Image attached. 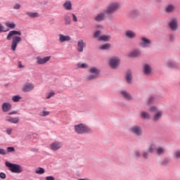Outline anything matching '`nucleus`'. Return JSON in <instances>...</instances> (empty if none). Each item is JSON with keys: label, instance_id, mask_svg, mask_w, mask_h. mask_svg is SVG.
<instances>
[{"label": "nucleus", "instance_id": "2eb2a0df", "mask_svg": "<svg viewBox=\"0 0 180 180\" xmlns=\"http://www.w3.org/2000/svg\"><path fill=\"white\" fill-rule=\"evenodd\" d=\"M120 94L126 99L127 101H133V96L130 93L126 91V90H122L120 91Z\"/></svg>", "mask_w": 180, "mask_h": 180}, {"label": "nucleus", "instance_id": "9b49d317", "mask_svg": "<svg viewBox=\"0 0 180 180\" xmlns=\"http://www.w3.org/2000/svg\"><path fill=\"white\" fill-rule=\"evenodd\" d=\"M34 89V84L32 83H25L22 87V92H30Z\"/></svg>", "mask_w": 180, "mask_h": 180}, {"label": "nucleus", "instance_id": "412c9836", "mask_svg": "<svg viewBox=\"0 0 180 180\" xmlns=\"http://www.w3.org/2000/svg\"><path fill=\"white\" fill-rule=\"evenodd\" d=\"M6 121L9 122L10 123H13L14 124H16L19 122V117H12L10 116H8L6 117Z\"/></svg>", "mask_w": 180, "mask_h": 180}, {"label": "nucleus", "instance_id": "20e7f679", "mask_svg": "<svg viewBox=\"0 0 180 180\" xmlns=\"http://www.w3.org/2000/svg\"><path fill=\"white\" fill-rule=\"evenodd\" d=\"M168 27L170 29V30H172V32H176V30H178L179 29L178 18H172V20L168 23Z\"/></svg>", "mask_w": 180, "mask_h": 180}, {"label": "nucleus", "instance_id": "37998d69", "mask_svg": "<svg viewBox=\"0 0 180 180\" xmlns=\"http://www.w3.org/2000/svg\"><path fill=\"white\" fill-rule=\"evenodd\" d=\"M94 39H98L99 37H101V31L100 30L96 31L94 34Z\"/></svg>", "mask_w": 180, "mask_h": 180}, {"label": "nucleus", "instance_id": "58836bf2", "mask_svg": "<svg viewBox=\"0 0 180 180\" xmlns=\"http://www.w3.org/2000/svg\"><path fill=\"white\" fill-rule=\"evenodd\" d=\"M168 164H169V159H168V158H165L161 162V165L163 166L168 165Z\"/></svg>", "mask_w": 180, "mask_h": 180}, {"label": "nucleus", "instance_id": "e433bc0d", "mask_svg": "<svg viewBox=\"0 0 180 180\" xmlns=\"http://www.w3.org/2000/svg\"><path fill=\"white\" fill-rule=\"evenodd\" d=\"M155 99V97H154V96H151L148 101V105H153L154 103V101Z\"/></svg>", "mask_w": 180, "mask_h": 180}, {"label": "nucleus", "instance_id": "f257e3e1", "mask_svg": "<svg viewBox=\"0 0 180 180\" xmlns=\"http://www.w3.org/2000/svg\"><path fill=\"white\" fill-rule=\"evenodd\" d=\"M119 9H120V4L118 2H112L107 6V8L104 12L98 14L94 18V20L96 22H103V20H105V15L112 16V15H113V13H116Z\"/></svg>", "mask_w": 180, "mask_h": 180}, {"label": "nucleus", "instance_id": "0eeeda50", "mask_svg": "<svg viewBox=\"0 0 180 180\" xmlns=\"http://www.w3.org/2000/svg\"><path fill=\"white\" fill-rule=\"evenodd\" d=\"M130 132L135 134V136H143V129L139 125L134 126L130 128Z\"/></svg>", "mask_w": 180, "mask_h": 180}, {"label": "nucleus", "instance_id": "aec40b11", "mask_svg": "<svg viewBox=\"0 0 180 180\" xmlns=\"http://www.w3.org/2000/svg\"><path fill=\"white\" fill-rule=\"evenodd\" d=\"M133 79V74L131 70H128L126 72V80L128 84H131V80Z\"/></svg>", "mask_w": 180, "mask_h": 180}, {"label": "nucleus", "instance_id": "a878e982", "mask_svg": "<svg viewBox=\"0 0 180 180\" xmlns=\"http://www.w3.org/2000/svg\"><path fill=\"white\" fill-rule=\"evenodd\" d=\"M175 11V6L173 4H169L165 8L167 13H172Z\"/></svg>", "mask_w": 180, "mask_h": 180}, {"label": "nucleus", "instance_id": "c9c22d12", "mask_svg": "<svg viewBox=\"0 0 180 180\" xmlns=\"http://www.w3.org/2000/svg\"><path fill=\"white\" fill-rule=\"evenodd\" d=\"M35 172L37 174H39V175H41L44 174V169H43L42 167H38L37 169H36Z\"/></svg>", "mask_w": 180, "mask_h": 180}, {"label": "nucleus", "instance_id": "ddd939ff", "mask_svg": "<svg viewBox=\"0 0 180 180\" xmlns=\"http://www.w3.org/2000/svg\"><path fill=\"white\" fill-rule=\"evenodd\" d=\"M50 58H51V57H50V56H46V57L43 58H41L40 57H37V63L39 65H41L43 64H46V63H48V61H50Z\"/></svg>", "mask_w": 180, "mask_h": 180}, {"label": "nucleus", "instance_id": "c03bdc74", "mask_svg": "<svg viewBox=\"0 0 180 180\" xmlns=\"http://www.w3.org/2000/svg\"><path fill=\"white\" fill-rule=\"evenodd\" d=\"M54 95H56L54 91L49 92L46 96V99H50V98H51V96H54Z\"/></svg>", "mask_w": 180, "mask_h": 180}, {"label": "nucleus", "instance_id": "393cba45", "mask_svg": "<svg viewBox=\"0 0 180 180\" xmlns=\"http://www.w3.org/2000/svg\"><path fill=\"white\" fill-rule=\"evenodd\" d=\"M129 57H139L141 56V51L139 49H135L129 54Z\"/></svg>", "mask_w": 180, "mask_h": 180}, {"label": "nucleus", "instance_id": "dca6fc26", "mask_svg": "<svg viewBox=\"0 0 180 180\" xmlns=\"http://www.w3.org/2000/svg\"><path fill=\"white\" fill-rule=\"evenodd\" d=\"M153 72V68L148 64H145L143 65V73L145 75H150Z\"/></svg>", "mask_w": 180, "mask_h": 180}, {"label": "nucleus", "instance_id": "13d9d810", "mask_svg": "<svg viewBox=\"0 0 180 180\" xmlns=\"http://www.w3.org/2000/svg\"><path fill=\"white\" fill-rule=\"evenodd\" d=\"M136 157H137L138 158H140V157H141V153L139 151H137L136 153Z\"/></svg>", "mask_w": 180, "mask_h": 180}, {"label": "nucleus", "instance_id": "ea45409f", "mask_svg": "<svg viewBox=\"0 0 180 180\" xmlns=\"http://www.w3.org/2000/svg\"><path fill=\"white\" fill-rule=\"evenodd\" d=\"M49 115H50V112L46 111V110H43L39 114V115L42 117L49 116Z\"/></svg>", "mask_w": 180, "mask_h": 180}, {"label": "nucleus", "instance_id": "f03ea898", "mask_svg": "<svg viewBox=\"0 0 180 180\" xmlns=\"http://www.w3.org/2000/svg\"><path fill=\"white\" fill-rule=\"evenodd\" d=\"M75 130L77 134H85V133H89V127L81 123L75 126Z\"/></svg>", "mask_w": 180, "mask_h": 180}, {"label": "nucleus", "instance_id": "7c9ffc66", "mask_svg": "<svg viewBox=\"0 0 180 180\" xmlns=\"http://www.w3.org/2000/svg\"><path fill=\"white\" fill-rule=\"evenodd\" d=\"M5 25L10 29H15L16 25L14 22H6Z\"/></svg>", "mask_w": 180, "mask_h": 180}, {"label": "nucleus", "instance_id": "4c0bfd02", "mask_svg": "<svg viewBox=\"0 0 180 180\" xmlns=\"http://www.w3.org/2000/svg\"><path fill=\"white\" fill-rule=\"evenodd\" d=\"M165 152V150H164L163 148L160 147L157 149L158 155H161L162 154H164Z\"/></svg>", "mask_w": 180, "mask_h": 180}, {"label": "nucleus", "instance_id": "f8f14e48", "mask_svg": "<svg viewBox=\"0 0 180 180\" xmlns=\"http://www.w3.org/2000/svg\"><path fill=\"white\" fill-rule=\"evenodd\" d=\"M50 147L53 151H57V150H60V148L63 147V143L61 142L56 141L52 143L50 145Z\"/></svg>", "mask_w": 180, "mask_h": 180}, {"label": "nucleus", "instance_id": "680f3d73", "mask_svg": "<svg viewBox=\"0 0 180 180\" xmlns=\"http://www.w3.org/2000/svg\"><path fill=\"white\" fill-rule=\"evenodd\" d=\"M16 113H18L17 111H13L11 112H9L8 115H16Z\"/></svg>", "mask_w": 180, "mask_h": 180}, {"label": "nucleus", "instance_id": "bb28decb", "mask_svg": "<svg viewBox=\"0 0 180 180\" xmlns=\"http://www.w3.org/2000/svg\"><path fill=\"white\" fill-rule=\"evenodd\" d=\"M99 41H110V36L109 35H103L98 38Z\"/></svg>", "mask_w": 180, "mask_h": 180}, {"label": "nucleus", "instance_id": "4be33fe9", "mask_svg": "<svg viewBox=\"0 0 180 180\" xmlns=\"http://www.w3.org/2000/svg\"><path fill=\"white\" fill-rule=\"evenodd\" d=\"M12 109V105L9 103H4L2 105L3 112H9Z\"/></svg>", "mask_w": 180, "mask_h": 180}, {"label": "nucleus", "instance_id": "864d4df0", "mask_svg": "<svg viewBox=\"0 0 180 180\" xmlns=\"http://www.w3.org/2000/svg\"><path fill=\"white\" fill-rule=\"evenodd\" d=\"M13 9H20V4H15V6H13Z\"/></svg>", "mask_w": 180, "mask_h": 180}, {"label": "nucleus", "instance_id": "603ef678", "mask_svg": "<svg viewBox=\"0 0 180 180\" xmlns=\"http://www.w3.org/2000/svg\"><path fill=\"white\" fill-rule=\"evenodd\" d=\"M150 112H157V107H155V106H152V107L150 108Z\"/></svg>", "mask_w": 180, "mask_h": 180}, {"label": "nucleus", "instance_id": "8fccbe9b", "mask_svg": "<svg viewBox=\"0 0 180 180\" xmlns=\"http://www.w3.org/2000/svg\"><path fill=\"white\" fill-rule=\"evenodd\" d=\"M0 154H1V155H6V150H5V149L0 148Z\"/></svg>", "mask_w": 180, "mask_h": 180}, {"label": "nucleus", "instance_id": "bf43d9fd", "mask_svg": "<svg viewBox=\"0 0 180 180\" xmlns=\"http://www.w3.org/2000/svg\"><path fill=\"white\" fill-rule=\"evenodd\" d=\"M148 150H149V153H151V154L154 153V148L153 147L150 146Z\"/></svg>", "mask_w": 180, "mask_h": 180}, {"label": "nucleus", "instance_id": "0e129e2a", "mask_svg": "<svg viewBox=\"0 0 180 180\" xmlns=\"http://www.w3.org/2000/svg\"><path fill=\"white\" fill-rule=\"evenodd\" d=\"M97 27L99 29L101 27H103L102 25H98Z\"/></svg>", "mask_w": 180, "mask_h": 180}, {"label": "nucleus", "instance_id": "9d476101", "mask_svg": "<svg viewBox=\"0 0 180 180\" xmlns=\"http://www.w3.org/2000/svg\"><path fill=\"white\" fill-rule=\"evenodd\" d=\"M101 75V70L96 68H91V79H96L99 78Z\"/></svg>", "mask_w": 180, "mask_h": 180}, {"label": "nucleus", "instance_id": "5fc2aeb1", "mask_svg": "<svg viewBox=\"0 0 180 180\" xmlns=\"http://www.w3.org/2000/svg\"><path fill=\"white\" fill-rule=\"evenodd\" d=\"M46 180H56L53 176H49L46 177Z\"/></svg>", "mask_w": 180, "mask_h": 180}, {"label": "nucleus", "instance_id": "72a5a7b5", "mask_svg": "<svg viewBox=\"0 0 180 180\" xmlns=\"http://www.w3.org/2000/svg\"><path fill=\"white\" fill-rule=\"evenodd\" d=\"M141 116L143 119H150V114H148L147 112H145V111L141 112Z\"/></svg>", "mask_w": 180, "mask_h": 180}, {"label": "nucleus", "instance_id": "79ce46f5", "mask_svg": "<svg viewBox=\"0 0 180 180\" xmlns=\"http://www.w3.org/2000/svg\"><path fill=\"white\" fill-rule=\"evenodd\" d=\"M84 81H86V82L91 81V74L88 73L85 75Z\"/></svg>", "mask_w": 180, "mask_h": 180}, {"label": "nucleus", "instance_id": "4468645a", "mask_svg": "<svg viewBox=\"0 0 180 180\" xmlns=\"http://www.w3.org/2000/svg\"><path fill=\"white\" fill-rule=\"evenodd\" d=\"M85 42H84V40L82 39H79L77 41V51H79V53H82V51H84V49H85Z\"/></svg>", "mask_w": 180, "mask_h": 180}, {"label": "nucleus", "instance_id": "2f4dec72", "mask_svg": "<svg viewBox=\"0 0 180 180\" xmlns=\"http://www.w3.org/2000/svg\"><path fill=\"white\" fill-rule=\"evenodd\" d=\"M100 50H109L110 49V44H105L100 46Z\"/></svg>", "mask_w": 180, "mask_h": 180}, {"label": "nucleus", "instance_id": "c756f323", "mask_svg": "<svg viewBox=\"0 0 180 180\" xmlns=\"http://www.w3.org/2000/svg\"><path fill=\"white\" fill-rule=\"evenodd\" d=\"M167 37L169 39V43H174V41H175V34H168Z\"/></svg>", "mask_w": 180, "mask_h": 180}, {"label": "nucleus", "instance_id": "f704fd0d", "mask_svg": "<svg viewBox=\"0 0 180 180\" xmlns=\"http://www.w3.org/2000/svg\"><path fill=\"white\" fill-rule=\"evenodd\" d=\"M65 25L71 24V18L69 15H65Z\"/></svg>", "mask_w": 180, "mask_h": 180}, {"label": "nucleus", "instance_id": "a211bd4d", "mask_svg": "<svg viewBox=\"0 0 180 180\" xmlns=\"http://www.w3.org/2000/svg\"><path fill=\"white\" fill-rule=\"evenodd\" d=\"M167 65L169 68H176L178 69L180 68V64L172 60H169L167 63Z\"/></svg>", "mask_w": 180, "mask_h": 180}, {"label": "nucleus", "instance_id": "a19ab883", "mask_svg": "<svg viewBox=\"0 0 180 180\" xmlns=\"http://www.w3.org/2000/svg\"><path fill=\"white\" fill-rule=\"evenodd\" d=\"M20 99H22V97H20V96H14L12 98V101L13 102H19V101H20Z\"/></svg>", "mask_w": 180, "mask_h": 180}, {"label": "nucleus", "instance_id": "3c124183", "mask_svg": "<svg viewBox=\"0 0 180 180\" xmlns=\"http://www.w3.org/2000/svg\"><path fill=\"white\" fill-rule=\"evenodd\" d=\"M0 178L1 179H5L6 178V174H5V173H4V172H1L0 173Z\"/></svg>", "mask_w": 180, "mask_h": 180}, {"label": "nucleus", "instance_id": "052dcab7", "mask_svg": "<svg viewBox=\"0 0 180 180\" xmlns=\"http://www.w3.org/2000/svg\"><path fill=\"white\" fill-rule=\"evenodd\" d=\"M18 67H19V68H23V65H22V63L21 62L18 63Z\"/></svg>", "mask_w": 180, "mask_h": 180}, {"label": "nucleus", "instance_id": "423d86ee", "mask_svg": "<svg viewBox=\"0 0 180 180\" xmlns=\"http://www.w3.org/2000/svg\"><path fill=\"white\" fill-rule=\"evenodd\" d=\"M151 40H150L146 37H141V42L139 44V46L143 49H147V47L151 46Z\"/></svg>", "mask_w": 180, "mask_h": 180}, {"label": "nucleus", "instance_id": "1a4fd4ad", "mask_svg": "<svg viewBox=\"0 0 180 180\" xmlns=\"http://www.w3.org/2000/svg\"><path fill=\"white\" fill-rule=\"evenodd\" d=\"M139 16H140V11L139 9L133 8L128 12V17L130 19H136Z\"/></svg>", "mask_w": 180, "mask_h": 180}, {"label": "nucleus", "instance_id": "a18cd8bd", "mask_svg": "<svg viewBox=\"0 0 180 180\" xmlns=\"http://www.w3.org/2000/svg\"><path fill=\"white\" fill-rule=\"evenodd\" d=\"M7 153H15V148L14 147H8Z\"/></svg>", "mask_w": 180, "mask_h": 180}, {"label": "nucleus", "instance_id": "4d7b16f0", "mask_svg": "<svg viewBox=\"0 0 180 180\" xmlns=\"http://www.w3.org/2000/svg\"><path fill=\"white\" fill-rule=\"evenodd\" d=\"M175 157L176 158H180V151L175 152Z\"/></svg>", "mask_w": 180, "mask_h": 180}, {"label": "nucleus", "instance_id": "e2e57ef3", "mask_svg": "<svg viewBox=\"0 0 180 180\" xmlns=\"http://www.w3.org/2000/svg\"><path fill=\"white\" fill-rule=\"evenodd\" d=\"M77 180H89L88 179H78Z\"/></svg>", "mask_w": 180, "mask_h": 180}, {"label": "nucleus", "instance_id": "f3484780", "mask_svg": "<svg viewBox=\"0 0 180 180\" xmlns=\"http://www.w3.org/2000/svg\"><path fill=\"white\" fill-rule=\"evenodd\" d=\"M22 36V32L20 31H16V30H13L11 31L7 35V40H11L12 39V36Z\"/></svg>", "mask_w": 180, "mask_h": 180}, {"label": "nucleus", "instance_id": "39448f33", "mask_svg": "<svg viewBox=\"0 0 180 180\" xmlns=\"http://www.w3.org/2000/svg\"><path fill=\"white\" fill-rule=\"evenodd\" d=\"M109 65L112 70H116L120 65V59L117 57L111 58L109 61Z\"/></svg>", "mask_w": 180, "mask_h": 180}, {"label": "nucleus", "instance_id": "473e14b6", "mask_svg": "<svg viewBox=\"0 0 180 180\" xmlns=\"http://www.w3.org/2000/svg\"><path fill=\"white\" fill-rule=\"evenodd\" d=\"M26 15H27V16L30 18H39V13L27 12Z\"/></svg>", "mask_w": 180, "mask_h": 180}, {"label": "nucleus", "instance_id": "49530a36", "mask_svg": "<svg viewBox=\"0 0 180 180\" xmlns=\"http://www.w3.org/2000/svg\"><path fill=\"white\" fill-rule=\"evenodd\" d=\"M148 154H149V153L147 152V151H143V155H143L144 160H147V158H148Z\"/></svg>", "mask_w": 180, "mask_h": 180}, {"label": "nucleus", "instance_id": "7ed1b4c3", "mask_svg": "<svg viewBox=\"0 0 180 180\" xmlns=\"http://www.w3.org/2000/svg\"><path fill=\"white\" fill-rule=\"evenodd\" d=\"M6 165L8 167V168H9L11 172H13L15 174H20V172L23 171L22 167H20V165H19L12 164L9 162H6Z\"/></svg>", "mask_w": 180, "mask_h": 180}, {"label": "nucleus", "instance_id": "c85d7f7f", "mask_svg": "<svg viewBox=\"0 0 180 180\" xmlns=\"http://www.w3.org/2000/svg\"><path fill=\"white\" fill-rule=\"evenodd\" d=\"M63 6H64L65 9H66L67 11H71V9H72V6L71 4V1H66L63 4Z\"/></svg>", "mask_w": 180, "mask_h": 180}, {"label": "nucleus", "instance_id": "de8ad7c7", "mask_svg": "<svg viewBox=\"0 0 180 180\" xmlns=\"http://www.w3.org/2000/svg\"><path fill=\"white\" fill-rule=\"evenodd\" d=\"M8 32V30H6L5 27H4L2 24H0V32Z\"/></svg>", "mask_w": 180, "mask_h": 180}, {"label": "nucleus", "instance_id": "6ab92c4d", "mask_svg": "<svg viewBox=\"0 0 180 180\" xmlns=\"http://www.w3.org/2000/svg\"><path fill=\"white\" fill-rule=\"evenodd\" d=\"M71 40V37L68 35H64L63 34H59V41L60 43H64L65 41H70Z\"/></svg>", "mask_w": 180, "mask_h": 180}, {"label": "nucleus", "instance_id": "6e6d98bb", "mask_svg": "<svg viewBox=\"0 0 180 180\" xmlns=\"http://www.w3.org/2000/svg\"><path fill=\"white\" fill-rule=\"evenodd\" d=\"M6 131L7 134H8V136H11V134H12V129H7Z\"/></svg>", "mask_w": 180, "mask_h": 180}, {"label": "nucleus", "instance_id": "09e8293b", "mask_svg": "<svg viewBox=\"0 0 180 180\" xmlns=\"http://www.w3.org/2000/svg\"><path fill=\"white\" fill-rule=\"evenodd\" d=\"M72 15V19L73 20V22H78V18H77V15H75V14H71Z\"/></svg>", "mask_w": 180, "mask_h": 180}, {"label": "nucleus", "instance_id": "6e6552de", "mask_svg": "<svg viewBox=\"0 0 180 180\" xmlns=\"http://www.w3.org/2000/svg\"><path fill=\"white\" fill-rule=\"evenodd\" d=\"M22 41V37L14 36L13 37L12 43H11V50L15 51L16 50V47H18V44Z\"/></svg>", "mask_w": 180, "mask_h": 180}, {"label": "nucleus", "instance_id": "cd10ccee", "mask_svg": "<svg viewBox=\"0 0 180 180\" xmlns=\"http://www.w3.org/2000/svg\"><path fill=\"white\" fill-rule=\"evenodd\" d=\"M162 117V112L161 111L158 112L153 117L154 122H158L159 119Z\"/></svg>", "mask_w": 180, "mask_h": 180}, {"label": "nucleus", "instance_id": "5701e85b", "mask_svg": "<svg viewBox=\"0 0 180 180\" xmlns=\"http://www.w3.org/2000/svg\"><path fill=\"white\" fill-rule=\"evenodd\" d=\"M125 36L128 39H134L136 36V32L132 30H127L125 32Z\"/></svg>", "mask_w": 180, "mask_h": 180}, {"label": "nucleus", "instance_id": "b1692460", "mask_svg": "<svg viewBox=\"0 0 180 180\" xmlns=\"http://www.w3.org/2000/svg\"><path fill=\"white\" fill-rule=\"evenodd\" d=\"M77 68H82L83 70H88L89 68V64L86 63H77Z\"/></svg>", "mask_w": 180, "mask_h": 180}]
</instances>
